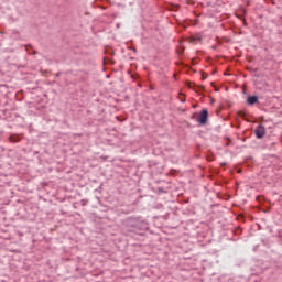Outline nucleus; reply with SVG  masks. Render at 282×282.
<instances>
[{"label":"nucleus","mask_w":282,"mask_h":282,"mask_svg":"<svg viewBox=\"0 0 282 282\" xmlns=\"http://www.w3.org/2000/svg\"><path fill=\"white\" fill-rule=\"evenodd\" d=\"M140 218L130 217L123 221V228L127 230V232H137L140 230Z\"/></svg>","instance_id":"f257e3e1"},{"label":"nucleus","mask_w":282,"mask_h":282,"mask_svg":"<svg viewBox=\"0 0 282 282\" xmlns=\"http://www.w3.org/2000/svg\"><path fill=\"white\" fill-rule=\"evenodd\" d=\"M196 121L204 127L205 124H208V109L204 108L196 119Z\"/></svg>","instance_id":"f03ea898"},{"label":"nucleus","mask_w":282,"mask_h":282,"mask_svg":"<svg viewBox=\"0 0 282 282\" xmlns=\"http://www.w3.org/2000/svg\"><path fill=\"white\" fill-rule=\"evenodd\" d=\"M256 138L261 140L265 137V127L263 124H259L254 130Z\"/></svg>","instance_id":"7ed1b4c3"},{"label":"nucleus","mask_w":282,"mask_h":282,"mask_svg":"<svg viewBox=\"0 0 282 282\" xmlns=\"http://www.w3.org/2000/svg\"><path fill=\"white\" fill-rule=\"evenodd\" d=\"M259 102V97L257 95L248 96L247 104L249 106L257 105Z\"/></svg>","instance_id":"20e7f679"},{"label":"nucleus","mask_w":282,"mask_h":282,"mask_svg":"<svg viewBox=\"0 0 282 282\" xmlns=\"http://www.w3.org/2000/svg\"><path fill=\"white\" fill-rule=\"evenodd\" d=\"M9 140H10V142L17 143V142H20L21 138H19V135H11L9 138Z\"/></svg>","instance_id":"39448f33"},{"label":"nucleus","mask_w":282,"mask_h":282,"mask_svg":"<svg viewBox=\"0 0 282 282\" xmlns=\"http://www.w3.org/2000/svg\"><path fill=\"white\" fill-rule=\"evenodd\" d=\"M158 193H166L163 187H158Z\"/></svg>","instance_id":"423d86ee"},{"label":"nucleus","mask_w":282,"mask_h":282,"mask_svg":"<svg viewBox=\"0 0 282 282\" xmlns=\"http://www.w3.org/2000/svg\"><path fill=\"white\" fill-rule=\"evenodd\" d=\"M206 78H207V76L203 74V75H202V79H203V80H206Z\"/></svg>","instance_id":"0eeeda50"},{"label":"nucleus","mask_w":282,"mask_h":282,"mask_svg":"<svg viewBox=\"0 0 282 282\" xmlns=\"http://www.w3.org/2000/svg\"><path fill=\"white\" fill-rule=\"evenodd\" d=\"M195 87V84L189 83V88Z\"/></svg>","instance_id":"6e6552de"},{"label":"nucleus","mask_w":282,"mask_h":282,"mask_svg":"<svg viewBox=\"0 0 282 282\" xmlns=\"http://www.w3.org/2000/svg\"><path fill=\"white\" fill-rule=\"evenodd\" d=\"M61 76V72L56 73V78H58Z\"/></svg>","instance_id":"1a4fd4ad"},{"label":"nucleus","mask_w":282,"mask_h":282,"mask_svg":"<svg viewBox=\"0 0 282 282\" xmlns=\"http://www.w3.org/2000/svg\"><path fill=\"white\" fill-rule=\"evenodd\" d=\"M181 102H186V98H181Z\"/></svg>","instance_id":"9d476101"},{"label":"nucleus","mask_w":282,"mask_h":282,"mask_svg":"<svg viewBox=\"0 0 282 282\" xmlns=\"http://www.w3.org/2000/svg\"><path fill=\"white\" fill-rule=\"evenodd\" d=\"M192 119H195V115L192 116Z\"/></svg>","instance_id":"9b49d317"},{"label":"nucleus","mask_w":282,"mask_h":282,"mask_svg":"<svg viewBox=\"0 0 282 282\" xmlns=\"http://www.w3.org/2000/svg\"><path fill=\"white\" fill-rule=\"evenodd\" d=\"M271 147H274V143H271Z\"/></svg>","instance_id":"f8f14e48"},{"label":"nucleus","mask_w":282,"mask_h":282,"mask_svg":"<svg viewBox=\"0 0 282 282\" xmlns=\"http://www.w3.org/2000/svg\"><path fill=\"white\" fill-rule=\"evenodd\" d=\"M133 52H137V50H135V48H133Z\"/></svg>","instance_id":"ddd939ff"}]
</instances>
